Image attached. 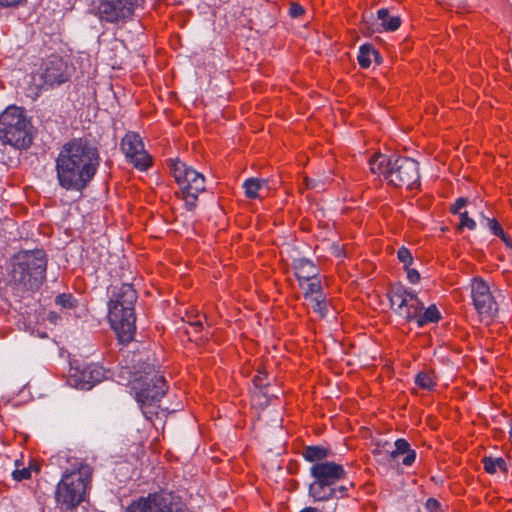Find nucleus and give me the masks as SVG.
Returning a JSON list of instances; mask_svg holds the SVG:
<instances>
[{"instance_id": "1", "label": "nucleus", "mask_w": 512, "mask_h": 512, "mask_svg": "<svg viewBox=\"0 0 512 512\" xmlns=\"http://www.w3.org/2000/svg\"><path fill=\"white\" fill-rule=\"evenodd\" d=\"M100 165L97 147L85 139L65 143L56 158V176L59 185L67 191L82 192Z\"/></svg>"}, {"instance_id": "2", "label": "nucleus", "mask_w": 512, "mask_h": 512, "mask_svg": "<svg viewBox=\"0 0 512 512\" xmlns=\"http://www.w3.org/2000/svg\"><path fill=\"white\" fill-rule=\"evenodd\" d=\"M132 367L126 366L122 373L129 375L128 385L131 386L135 394V399L139 404L141 411L146 419L152 420L153 417L164 415V409L159 402L167 391V385L164 377L155 370L154 366L143 361L141 354H133Z\"/></svg>"}, {"instance_id": "3", "label": "nucleus", "mask_w": 512, "mask_h": 512, "mask_svg": "<svg viewBox=\"0 0 512 512\" xmlns=\"http://www.w3.org/2000/svg\"><path fill=\"white\" fill-rule=\"evenodd\" d=\"M369 165L372 173L382 176L394 187L413 189L419 185V165L411 158L378 153L370 159Z\"/></svg>"}, {"instance_id": "4", "label": "nucleus", "mask_w": 512, "mask_h": 512, "mask_svg": "<svg viewBox=\"0 0 512 512\" xmlns=\"http://www.w3.org/2000/svg\"><path fill=\"white\" fill-rule=\"evenodd\" d=\"M137 294L131 284L114 287L109 302V321L119 340L130 342L135 334L134 304Z\"/></svg>"}, {"instance_id": "5", "label": "nucleus", "mask_w": 512, "mask_h": 512, "mask_svg": "<svg viewBox=\"0 0 512 512\" xmlns=\"http://www.w3.org/2000/svg\"><path fill=\"white\" fill-rule=\"evenodd\" d=\"M313 482L310 483L308 493L314 501H328L336 498L335 485L345 479L347 472L341 464L334 461L320 462L309 469Z\"/></svg>"}, {"instance_id": "6", "label": "nucleus", "mask_w": 512, "mask_h": 512, "mask_svg": "<svg viewBox=\"0 0 512 512\" xmlns=\"http://www.w3.org/2000/svg\"><path fill=\"white\" fill-rule=\"evenodd\" d=\"M92 469L81 464L77 469L66 471L57 485L56 501L65 509H73L83 500L90 482Z\"/></svg>"}, {"instance_id": "7", "label": "nucleus", "mask_w": 512, "mask_h": 512, "mask_svg": "<svg viewBox=\"0 0 512 512\" xmlns=\"http://www.w3.org/2000/svg\"><path fill=\"white\" fill-rule=\"evenodd\" d=\"M0 140L18 149L29 147L30 122L22 108L10 106L0 115Z\"/></svg>"}, {"instance_id": "8", "label": "nucleus", "mask_w": 512, "mask_h": 512, "mask_svg": "<svg viewBox=\"0 0 512 512\" xmlns=\"http://www.w3.org/2000/svg\"><path fill=\"white\" fill-rule=\"evenodd\" d=\"M13 267V279L24 287L36 290L46 275L47 260L41 249L20 252Z\"/></svg>"}, {"instance_id": "9", "label": "nucleus", "mask_w": 512, "mask_h": 512, "mask_svg": "<svg viewBox=\"0 0 512 512\" xmlns=\"http://www.w3.org/2000/svg\"><path fill=\"white\" fill-rule=\"evenodd\" d=\"M170 169L179 185L186 208L193 210L196 207L199 193L205 190L204 176L179 160L171 161Z\"/></svg>"}, {"instance_id": "10", "label": "nucleus", "mask_w": 512, "mask_h": 512, "mask_svg": "<svg viewBox=\"0 0 512 512\" xmlns=\"http://www.w3.org/2000/svg\"><path fill=\"white\" fill-rule=\"evenodd\" d=\"M125 512H187L180 499L169 492L152 493L132 502Z\"/></svg>"}, {"instance_id": "11", "label": "nucleus", "mask_w": 512, "mask_h": 512, "mask_svg": "<svg viewBox=\"0 0 512 512\" xmlns=\"http://www.w3.org/2000/svg\"><path fill=\"white\" fill-rule=\"evenodd\" d=\"M70 76L67 62L59 55H51L37 69L34 79L41 81V87H53L67 82Z\"/></svg>"}, {"instance_id": "12", "label": "nucleus", "mask_w": 512, "mask_h": 512, "mask_svg": "<svg viewBox=\"0 0 512 512\" xmlns=\"http://www.w3.org/2000/svg\"><path fill=\"white\" fill-rule=\"evenodd\" d=\"M137 6V0H101L97 13L101 21L124 23L129 20Z\"/></svg>"}, {"instance_id": "13", "label": "nucleus", "mask_w": 512, "mask_h": 512, "mask_svg": "<svg viewBox=\"0 0 512 512\" xmlns=\"http://www.w3.org/2000/svg\"><path fill=\"white\" fill-rule=\"evenodd\" d=\"M471 296L481 320L490 321L498 311V305L489 285L483 279L475 278L471 284Z\"/></svg>"}, {"instance_id": "14", "label": "nucleus", "mask_w": 512, "mask_h": 512, "mask_svg": "<svg viewBox=\"0 0 512 512\" xmlns=\"http://www.w3.org/2000/svg\"><path fill=\"white\" fill-rule=\"evenodd\" d=\"M121 150L127 160L138 170H147L151 165V158L144 148L139 134L128 132L121 141Z\"/></svg>"}, {"instance_id": "15", "label": "nucleus", "mask_w": 512, "mask_h": 512, "mask_svg": "<svg viewBox=\"0 0 512 512\" xmlns=\"http://www.w3.org/2000/svg\"><path fill=\"white\" fill-rule=\"evenodd\" d=\"M389 299L393 310L407 321L413 320L418 309L422 307L417 295L403 287L394 288L389 294Z\"/></svg>"}, {"instance_id": "16", "label": "nucleus", "mask_w": 512, "mask_h": 512, "mask_svg": "<svg viewBox=\"0 0 512 512\" xmlns=\"http://www.w3.org/2000/svg\"><path fill=\"white\" fill-rule=\"evenodd\" d=\"M105 377L104 369L97 364H89L81 370H76L72 376L74 385L81 390H90Z\"/></svg>"}, {"instance_id": "17", "label": "nucleus", "mask_w": 512, "mask_h": 512, "mask_svg": "<svg viewBox=\"0 0 512 512\" xmlns=\"http://www.w3.org/2000/svg\"><path fill=\"white\" fill-rule=\"evenodd\" d=\"M248 198H263L269 193L268 181L260 178H249L243 183Z\"/></svg>"}, {"instance_id": "18", "label": "nucleus", "mask_w": 512, "mask_h": 512, "mask_svg": "<svg viewBox=\"0 0 512 512\" xmlns=\"http://www.w3.org/2000/svg\"><path fill=\"white\" fill-rule=\"evenodd\" d=\"M293 269L299 282L309 280L318 275V269L313 262L305 258L295 259L293 261Z\"/></svg>"}, {"instance_id": "19", "label": "nucleus", "mask_w": 512, "mask_h": 512, "mask_svg": "<svg viewBox=\"0 0 512 512\" xmlns=\"http://www.w3.org/2000/svg\"><path fill=\"white\" fill-rule=\"evenodd\" d=\"M332 455L330 449L320 446V445H311L306 446L302 451L303 458L312 463V465H316L320 462L329 461L328 458Z\"/></svg>"}, {"instance_id": "20", "label": "nucleus", "mask_w": 512, "mask_h": 512, "mask_svg": "<svg viewBox=\"0 0 512 512\" xmlns=\"http://www.w3.org/2000/svg\"><path fill=\"white\" fill-rule=\"evenodd\" d=\"M406 454L403 458V464L410 466L416 459V453L410 449V444L405 439H398L395 441V450L387 451V455L391 460H395L399 455Z\"/></svg>"}, {"instance_id": "21", "label": "nucleus", "mask_w": 512, "mask_h": 512, "mask_svg": "<svg viewBox=\"0 0 512 512\" xmlns=\"http://www.w3.org/2000/svg\"><path fill=\"white\" fill-rule=\"evenodd\" d=\"M441 318L440 312L435 305H431L424 310V305L418 309L413 320H416L418 327H423L428 323H436Z\"/></svg>"}, {"instance_id": "22", "label": "nucleus", "mask_w": 512, "mask_h": 512, "mask_svg": "<svg viewBox=\"0 0 512 512\" xmlns=\"http://www.w3.org/2000/svg\"><path fill=\"white\" fill-rule=\"evenodd\" d=\"M378 19L382 21L381 25L386 31H395L401 25L399 16H390L386 8L379 9L377 12Z\"/></svg>"}, {"instance_id": "23", "label": "nucleus", "mask_w": 512, "mask_h": 512, "mask_svg": "<svg viewBox=\"0 0 512 512\" xmlns=\"http://www.w3.org/2000/svg\"><path fill=\"white\" fill-rule=\"evenodd\" d=\"M300 286L305 291V301L311 298H315L318 294H323L320 280L317 278V276L300 282Z\"/></svg>"}, {"instance_id": "24", "label": "nucleus", "mask_w": 512, "mask_h": 512, "mask_svg": "<svg viewBox=\"0 0 512 512\" xmlns=\"http://www.w3.org/2000/svg\"><path fill=\"white\" fill-rule=\"evenodd\" d=\"M375 59L378 57V52L370 44H363L360 46L358 63L362 68H368L371 65V56Z\"/></svg>"}, {"instance_id": "25", "label": "nucleus", "mask_w": 512, "mask_h": 512, "mask_svg": "<svg viewBox=\"0 0 512 512\" xmlns=\"http://www.w3.org/2000/svg\"><path fill=\"white\" fill-rule=\"evenodd\" d=\"M483 465H484L485 471L489 474H494L498 469L503 471L504 473L507 472L506 461L501 457H499V458L485 457L483 459Z\"/></svg>"}, {"instance_id": "26", "label": "nucleus", "mask_w": 512, "mask_h": 512, "mask_svg": "<svg viewBox=\"0 0 512 512\" xmlns=\"http://www.w3.org/2000/svg\"><path fill=\"white\" fill-rule=\"evenodd\" d=\"M415 383L418 387L426 390H432L436 385L433 372L421 371L416 375Z\"/></svg>"}, {"instance_id": "27", "label": "nucleus", "mask_w": 512, "mask_h": 512, "mask_svg": "<svg viewBox=\"0 0 512 512\" xmlns=\"http://www.w3.org/2000/svg\"><path fill=\"white\" fill-rule=\"evenodd\" d=\"M306 303L309 307H311L313 309L314 312L319 314V316L321 318L326 316L327 306L325 303V295L324 294H318L315 298L306 300Z\"/></svg>"}, {"instance_id": "28", "label": "nucleus", "mask_w": 512, "mask_h": 512, "mask_svg": "<svg viewBox=\"0 0 512 512\" xmlns=\"http://www.w3.org/2000/svg\"><path fill=\"white\" fill-rule=\"evenodd\" d=\"M75 299L71 294H60L55 298V303L62 308H73L75 306Z\"/></svg>"}, {"instance_id": "29", "label": "nucleus", "mask_w": 512, "mask_h": 512, "mask_svg": "<svg viewBox=\"0 0 512 512\" xmlns=\"http://www.w3.org/2000/svg\"><path fill=\"white\" fill-rule=\"evenodd\" d=\"M482 218L486 222V225L489 227V229L491 230V232L494 235H496L498 237H504V231L497 220L490 219L488 217H485L484 215H482Z\"/></svg>"}, {"instance_id": "30", "label": "nucleus", "mask_w": 512, "mask_h": 512, "mask_svg": "<svg viewBox=\"0 0 512 512\" xmlns=\"http://www.w3.org/2000/svg\"><path fill=\"white\" fill-rule=\"evenodd\" d=\"M398 260L404 264L405 267L410 266L413 262V257L409 249L402 246L397 252Z\"/></svg>"}, {"instance_id": "31", "label": "nucleus", "mask_w": 512, "mask_h": 512, "mask_svg": "<svg viewBox=\"0 0 512 512\" xmlns=\"http://www.w3.org/2000/svg\"><path fill=\"white\" fill-rule=\"evenodd\" d=\"M460 216V228L467 227L469 230L476 228V222L468 216L467 211L459 214Z\"/></svg>"}, {"instance_id": "32", "label": "nucleus", "mask_w": 512, "mask_h": 512, "mask_svg": "<svg viewBox=\"0 0 512 512\" xmlns=\"http://www.w3.org/2000/svg\"><path fill=\"white\" fill-rule=\"evenodd\" d=\"M12 476L16 481L28 479L31 476V468L16 469L13 471Z\"/></svg>"}, {"instance_id": "33", "label": "nucleus", "mask_w": 512, "mask_h": 512, "mask_svg": "<svg viewBox=\"0 0 512 512\" xmlns=\"http://www.w3.org/2000/svg\"><path fill=\"white\" fill-rule=\"evenodd\" d=\"M266 379L267 373L258 371V373L253 378V383L257 388H265L268 385V383L265 382Z\"/></svg>"}, {"instance_id": "34", "label": "nucleus", "mask_w": 512, "mask_h": 512, "mask_svg": "<svg viewBox=\"0 0 512 512\" xmlns=\"http://www.w3.org/2000/svg\"><path fill=\"white\" fill-rule=\"evenodd\" d=\"M289 14L293 18L300 17L301 15L304 14V8L298 3H291Z\"/></svg>"}, {"instance_id": "35", "label": "nucleus", "mask_w": 512, "mask_h": 512, "mask_svg": "<svg viewBox=\"0 0 512 512\" xmlns=\"http://www.w3.org/2000/svg\"><path fill=\"white\" fill-rule=\"evenodd\" d=\"M468 203V200L466 198H458L455 202V204L451 207V211L454 214H460L462 213L460 210L465 207Z\"/></svg>"}, {"instance_id": "36", "label": "nucleus", "mask_w": 512, "mask_h": 512, "mask_svg": "<svg viewBox=\"0 0 512 512\" xmlns=\"http://www.w3.org/2000/svg\"><path fill=\"white\" fill-rule=\"evenodd\" d=\"M407 272V278L408 280L415 284L420 280V274L416 269L409 268V266L405 267Z\"/></svg>"}, {"instance_id": "37", "label": "nucleus", "mask_w": 512, "mask_h": 512, "mask_svg": "<svg viewBox=\"0 0 512 512\" xmlns=\"http://www.w3.org/2000/svg\"><path fill=\"white\" fill-rule=\"evenodd\" d=\"M304 184L306 186V188L308 189H320V188H323L320 184L319 181L315 180V179H310L308 177H305L304 178Z\"/></svg>"}, {"instance_id": "38", "label": "nucleus", "mask_w": 512, "mask_h": 512, "mask_svg": "<svg viewBox=\"0 0 512 512\" xmlns=\"http://www.w3.org/2000/svg\"><path fill=\"white\" fill-rule=\"evenodd\" d=\"M440 507L439 502L434 498H429L426 502V509L429 512H438Z\"/></svg>"}, {"instance_id": "39", "label": "nucleus", "mask_w": 512, "mask_h": 512, "mask_svg": "<svg viewBox=\"0 0 512 512\" xmlns=\"http://www.w3.org/2000/svg\"><path fill=\"white\" fill-rule=\"evenodd\" d=\"M26 0H0V6L3 8L16 7Z\"/></svg>"}, {"instance_id": "40", "label": "nucleus", "mask_w": 512, "mask_h": 512, "mask_svg": "<svg viewBox=\"0 0 512 512\" xmlns=\"http://www.w3.org/2000/svg\"><path fill=\"white\" fill-rule=\"evenodd\" d=\"M188 324L194 332H198L202 328V319L200 316H196L195 319L189 320Z\"/></svg>"}, {"instance_id": "41", "label": "nucleus", "mask_w": 512, "mask_h": 512, "mask_svg": "<svg viewBox=\"0 0 512 512\" xmlns=\"http://www.w3.org/2000/svg\"><path fill=\"white\" fill-rule=\"evenodd\" d=\"M331 251L336 257L342 256V248L339 246L338 243H333L331 245Z\"/></svg>"}, {"instance_id": "42", "label": "nucleus", "mask_w": 512, "mask_h": 512, "mask_svg": "<svg viewBox=\"0 0 512 512\" xmlns=\"http://www.w3.org/2000/svg\"><path fill=\"white\" fill-rule=\"evenodd\" d=\"M335 489H336V494L340 493L341 496L345 495L347 490H348V488L346 486H344V485H340L338 487H335Z\"/></svg>"}, {"instance_id": "43", "label": "nucleus", "mask_w": 512, "mask_h": 512, "mask_svg": "<svg viewBox=\"0 0 512 512\" xmlns=\"http://www.w3.org/2000/svg\"><path fill=\"white\" fill-rule=\"evenodd\" d=\"M464 3V0H451L452 6L460 7Z\"/></svg>"}, {"instance_id": "44", "label": "nucleus", "mask_w": 512, "mask_h": 512, "mask_svg": "<svg viewBox=\"0 0 512 512\" xmlns=\"http://www.w3.org/2000/svg\"><path fill=\"white\" fill-rule=\"evenodd\" d=\"M504 243L507 245V246H512V242L510 241V239L506 236V234L504 233V237H500Z\"/></svg>"}, {"instance_id": "45", "label": "nucleus", "mask_w": 512, "mask_h": 512, "mask_svg": "<svg viewBox=\"0 0 512 512\" xmlns=\"http://www.w3.org/2000/svg\"><path fill=\"white\" fill-rule=\"evenodd\" d=\"M504 243L507 245V246H512V242L510 241V239L506 236V234L504 233V237H500Z\"/></svg>"}, {"instance_id": "46", "label": "nucleus", "mask_w": 512, "mask_h": 512, "mask_svg": "<svg viewBox=\"0 0 512 512\" xmlns=\"http://www.w3.org/2000/svg\"><path fill=\"white\" fill-rule=\"evenodd\" d=\"M300 512H319L318 509L314 508V507H306L304 509H302Z\"/></svg>"}, {"instance_id": "47", "label": "nucleus", "mask_w": 512, "mask_h": 512, "mask_svg": "<svg viewBox=\"0 0 512 512\" xmlns=\"http://www.w3.org/2000/svg\"><path fill=\"white\" fill-rule=\"evenodd\" d=\"M372 18H373L372 13H370V15H364V22L368 24L370 19H372Z\"/></svg>"}, {"instance_id": "48", "label": "nucleus", "mask_w": 512, "mask_h": 512, "mask_svg": "<svg viewBox=\"0 0 512 512\" xmlns=\"http://www.w3.org/2000/svg\"><path fill=\"white\" fill-rule=\"evenodd\" d=\"M511 59H512V48H511Z\"/></svg>"}]
</instances>
